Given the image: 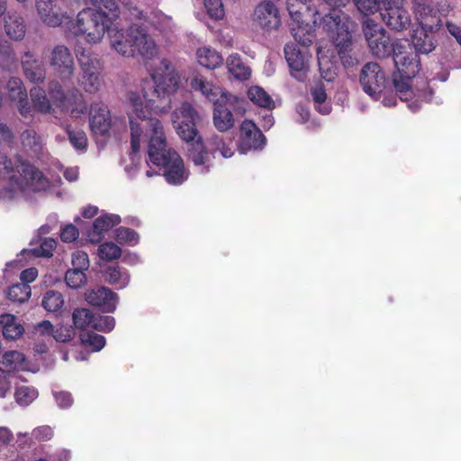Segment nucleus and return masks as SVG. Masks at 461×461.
<instances>
[{"mask_svg": "<svg viewBox=\"0 0 461 461\" xmlns=\"http://www.w3.org/2000/svg\"><path fill=\"white\" fill-rule=\"evenodd\" d=\"M128 101L131 106L129 113L131 154L140 151L141 140L147 138L149 161L164 168V176L169 184L181 185L188 178L189 173L181 157L167 147L160 121L151 117V112L157 113L159 106L155 105L154 99H147L132 92L129 94Z\"/></svg>", "mask_w": 461, "mask_h": 461, "instance_id": "obj_1", "label": "nucleus"}, {"mask_svg": "<svg viewBox=\"0 0 461 461\" xmlns=\"http://www.w3.org/2000/svg\"><path fill=\"white\" fill-rule=\"evenodd\" d=\"M116 15H106V12L85 8L80 11L71 30L76 36H81L89 44H98L108 32L113 49L123 57L140 55L151 59L158 54L154 40L140 26L133 24L122 32L113 28Z\"/></svg>", "mask_w": 461, "mask_h": 461, "instance_id": "obj_2", "label": "nucleus"}, {"mask_svg": "<svg viewBox=\"0 0 461 461\" xmlns=\"http://www.w3.org/2000/svg\"><path fill=\"white\" fill-rule=\"evenodd\" d=\"M47 185L41 172L33 165L20 159L12 161L0 155V200L8 202L25 192H38Z\"/></svg>", "mask_w": 461, "mask_h": 461, "instance_id": "obj_3", "label": "nucleus"}, {"mask_svg": "<svg viewBox=\"0 0 461 461\" xmlns=\"http://www.w3.org/2000/svg\"><path fill=\"white\" fill-rule=\"evenodd\" d=\"M190 86L193 90L201 92L204 97L213 103V124L220 131H226L234 125L230 109L239 111L240 113L245 112L243 99L212 85L201 75H196L191 79Z\"/></svg>", "mask_w": 461, "mask_h": 461, "instance_id": "obj_4", "label": "nucleus"}, {"mask_svg": "<svg viewBox=\"0 0 461 461\" xmlns=\"http://www.w3.org/2000/svg\"><path fill=\"white\" fill-rule=\"evenodd\" d=\"M199 120V113L189 103H183L172 114L176 133L190 145L189 158L198 167L200 173L205 174L210 169V157L196 129Z\"/></svg>", "mask_w": 461, "mask_h": 461, "instance_id": "obj_5", "label": "nucleus"}, {"mask_svg": "<svg viewBox=\"0 0 461 461\" xmlns=\"http://www.w3.org/2000/svg\"><path fill=\"white\" fill-rule=\"evenodd\" d=\"M352 25V20L346 14H330L323 18V28L331 38L344 64H346L347 61L343 54L352 44V34L350 31Z\"/></svg>", "mask_w": 461, "mask_h": 461, "instance_id": "obj_6", "label": "nucleus"}, {"mask_svg": "<svg viewBox=\"0 0 461 461\" xmlns=\"http://www.w3.org/2000/svg\"><path fill=\"white\" fill-rule=\"evenodd\" d=\"M311 0H286L287 11L292 20L296 23V27H292V34L294 40L307 46L312 43V35L303 28V13L308 10V3ZM330 7L336 9L345 7L350 0H322Z\"/></svg>", "mask_w": 461, "mask_h": 461, "instance_id": "obj_7", "label": "nucleus"}, {"mask_svg": "<svg viewBox=\"0 0 461 461\" xmlns=\"http://www.w3.org/2000/svg\"><path fill=\"white\" fill-rule=\"evenodd\" d=\"M149 72L154 83V93L158 98H167L178 88L179 76L168 59H162Z\"/></svg>", "mask_w": 461, "mask_h": 461, "instance_id": "obj_8", "label": "nucleus"}, {"mask_svg": "<svg viewBox=\"0 0 461 461\" xmlns=\"http://www.w3.org/2000/svg\"><path fill=\"white\" fill-rule=\"evenodd\" d=\"M365 39L371 53L377 58H386L393 53L395 42H391L386 31L370 18L363 21L362 26Z\"/></svg>", "mask_w": 461, "mask_h": 461, "instance_id": "obj_9", "label": "nucleus"}, {"mask_svg": "<svg viewBox=\"0 0 461 461\" xmlns=\"http://www.w3.org/2000/svg\"><path fill=\"white\" fill-rule=\"evenodd\" d=\"M393 58L397 69L394 74L399 75V77L411 79L420 71L418 55L412 51L408 40L395 41Z\"/></svg>", "mask_w": 461, "mask_h": 461, "instance_id": "obj_10", "label": "nucleus"}, {"mask_svg": "<svg viewBox=\"0 0 461 461\" xmlns=\"http://www.w3.org/2000/svg\"><path fill=\"white\" fill-rule=\"evenodd\" d=\"M25 367V357L17 350L6 351L0 360V397H5L11 389L14 373Z\"/></svg>", "mask_w": 461, "mask_h": 461, "instance_id": "obj_11", "label": "nucleus"}, {"mask_svg": "<svg viewBox=\"0 0 461 461\" xmlns=\"http://www.w3.org/2000/svg\"><path fill=\"white\" fill-rule=\"evenodd\" d=\"M252 21L256 26L264 32L276 31L281 26L279 9L271 0H264L256 6Z\"/></svg>", "mask_w": 461, "mask_h": 461, "instance_id": "obj_12", "label": "nucleus"}, {"mask_svg": "<svg viewBox=\"0 0 461 461\" xmlns=\"http://www.w3.org/2000/svg\"><path fill=\"white\" fill-rule=\"evenodd\" d=\"M393 80L396 94L400 99L408 103V107L412 112H417L420 107L421 102H429L432 97V91L429 88H423L414 94L410 86V80L399 77V75L393 74Z\"/></svg>", "mask_w": 461, "mask_h": 461, "instance_id": "obj_13", "label": "nucleus"}, {"mask_svg": "<svg viewBox=\"0 0 461 461\" xmlns=\"http://www.w3.org/2000/svg\"><path fill=\"white\" fill-rule=\"evenodd\" d=\"M383 5L382 19L391 30L402 32L410 26L411 17L403 8V0H383Z\"/></svg>", "mask_w": 461, "mask_h": 461, "instance_id": "obj_14", "label": "nucleus"}, {"mask_svg": "<svg viewBox=\"0 0 461 461\" xmlns=\"http://www.w3.org/2000/svg\"><path fill=\"white\" fill-rule=\"evenodd\" d=\"M385 82L384 73L375 62L366 63L360 74V83L364 91L374 99L382 93Z\"/></svg>", "mask_w": 461, "mask_h": 461, "instance_id": "obj_15", "label": "nucleus"}, {"mask_svg": "<svg viewBox=\"0 0 461 461\" xmlns=\"http://www.w3.org/2000/svg\"><path fill=\"white\" fill-rule=\"evenodd\" d=\"M50 65L59 74L61 80L70 79L75 71L73 56L65 45H56L50 51Z\"/></svg>", "mask_w": 461, "mask_h": 461, "instance_id": "obj_16", "label": "nucleus"}, {"mask_svg": "<svg viewBox=\"0 0 461 461\" xmlns=\"http://www.w3.org/2000/svg\"><path fill=\"white\" fill-rule=\"evenodd\" d=\"M414 13L420 27L424 31L433 32L441 24L439 11L430 0H415Z\"/></svg>", "mask_w": 461, "mask_h": 461, "instance_id": "obj_17", "label": "nucleus"}, {"mask_svg": "<svg viewBox=\"0 0 461 461\" xmlns=\"http://www.w3.org/2000/svg\"><path fill=\"white\" fill-rule=\"evenodd\" d=\"M89 125L95 135H106L112 126V118L107 105L101 102L93 103L89 111Z\"/></svg>", "mask_w": 461, "mask_h": 461, "instance_id": "obj_18", "label": "nucleus"}, {"mask_svg": "<svg viewBox=\"0 0 461 461\" xmlns=\"http://www.w3.org/2000/svg\"><path fill=\"white\" fill-rule=\"evenodd\" d=\"M240 149L242 152L259 149L265 146L266 137L252 121L245 120L240 125Z\"/></svg>", "mask_w": 461, "mask_h": 461, "instance_id": "obj_19", "label": "nucleus"}, {"mask_svg": "<svg viewBox=\"0 0 461 461\" xmlns=\"http://www.w3.org/2000/svg\"><path fill=\"white\" fill-rule=\"evenodd\" d=\"M86 302L99 307L103 312H113L116 309L117 296L109 288L98 286L85 294Z\"/></svg>", "mask_w": 461, "mask_h": 461, "instance_id": "obj_20", "label": "nucleus"}, {"mask_svg": "<svg viewBox=\"0 0 461 461\" xmlns=\"http://www.w3.org/2000/svg\"><path fill=\"white\" fill-rule=\"evenodd\" d=\"M284 51L292 76L298 80H303L306 77L307 64L299 47L294 43L286 44Z\"/></svg>", "mask_w": 461, "mask_h": 461, "instance_id": "obj_21", "label": "nucleus"}, {"mask_svg": "<svg viewBox=\"0 0 461 461\" xmlns=\"http://www.w3.org/2000/svg\"><path fill=\"white\" fill-rule=\"evenodd\" d=\"M36 10L41 21L48 26L57 27L64 21L65 14L54 0H36Z\"/></svg>", "mask_w": 461, "mask_h": 461, "instance_id": "obj_22", "label": "nucleus"}, {"mask_svg": "<svg viewBox=\"0 0 461 461\" xmlns=\"http://www.w3.org/2000/svg\"><path fill=\"white\" fill-rule=\"evenodd\" d=\"M121 222V217L118 214L104 213L100 215L93 223L92 230H89L87 237L92 243L99 242L105 232Z\"/></svg>", "mask_w": 461, "mask_h": 461, "instance_id": "obj_23", "label": "nucleus"}, {"mask_svg": "<svg viewBox=\"0 0 461 461\" xmlns=\"http://www.w3.org/2000/svg\"><path fill=\"white\" fill-rule=\"evenodd\" d=\"M22 67L26 78L32 83H41L46 77L43 63L31 52H25L22 57Z\"/></svg>", "mask_w": 461, "mask_h": 461, "instance_id": "obj_24", "label": "nucleus"}, {"mask_svg": "<svg viewBox=\"0 0 461 461\" xmlns=\"http://www.w3.org/2000/svg\"><path fill=\"white\" fill-rule=\"evenodd\" d=\"M0 325L3 336L7 340H16L24 333V328L16 316L13 314L0 315Z\"/></svg>", "mask_w": 461, "mask_h": 461, "instance_id": "obj_25", "label": "nucleus"}, {"mask_svg": "<svg viewBox=\"0 0 461 461\" xmlns=\"http://www.w3.org/2000/svg\"><path fill=\"white\" fill-rule=\"evenodd\" d=\"M77 58L80 66V75L102 74L103 65L96 55L86 50H77Z\"/></svg>", "mask_w": 461, "mask_h": 461, "instance_id": "obj_26", "label": "nucleus"}, {"mask_svg": "<svg viewBox=\"0 0 461 461\" xmlns=\"http://www.w3.org/2000/svg\"><path fill=\"white\" fill-rule=\"evenodd\" d=\"M5 31L7 36L13 40H23L26 32V26L23 19L17 14H9L5 19Z\"/></svg>", "mask_w": 461, "mask_h": 461, "instance_id": "obj_27", "label": "nucleus"}, {"mask_svg": "<svg viewBox=\"0 0 461 461\" xmlns=\"http://www.w3.org/2000/svg\"><path fill=\"white\" fill-rule=\"evenodd\" d=\"M227 68L230 74L239 80H247L250 77L251 70L238 54H232L227 59Z\"/></svg>", "mask_w": 461, "mask_h": 461, "instance_id": "obj_28", "label": "nucleus"}, {"mask_svg": "<svg viewBox=\"0 0 461 461\" xmlns=\"http://www.w3.org/2000/svg\"><path fill=\"white\" fill-rule=\"evenodd\" d=\"M196 58L201 66L210 69H213L222 63L221 56L216 50L209 47L198 49Z\"/></svg>", "mask_w": 461, "mask_h": 461, "instance_id": "obj_29", "label": "nucleus"}, {"mask_svg": "<svg viewBox=\"0 0 461 461\" xmlns=\"http://www.w3.org/2000/svg\"><path fill=\"white\" fill-rule=\"evenodd\" d=\"M429 31L416 30L412 35L411 48L413 47L416 52L429 53L435 49L431 36L428 34Z\"/></svg>", "mask_w": 461, "mask_h": 461, "instance_id": "obj_30", "label": "nucleus"}, {"mask_svg": "<svg viewBox=\"0 0 461 461\" xmlns=\"http://www.w3.org/2000/svg\"><path fill=\"white\" fill-rule=\"evenodd\" d=\"M248 97L256 105L272 110L275 103L272 97L260 86H254L248 90Z\"/></svg>", "mask_w": 461, "mask_h": 461, "instance_id": "obj_31", "label": "nucleus"}, {"mask_svg": "<svg viewBox=\"0 0 461 461\" xmlns=\"http://www.w3.org/2000/svg\"><path fill=\"white\" fill-rule=\"evenodd\" d=\"M30 95L36 111L41 113H50L53 111L52 105L43 88L33 87L30 90Z\"/></svg>", "mask_w": 461, "mask_h": 461, "instance_id": "obj_32", "label": "nucleus"}, {"mask_svg": "<svg viewBox=\"0 0 461 461\" xmlns=\"http://www.w3.org/2000/svg\"><path fill=\"white\" fill-rule=\"evenodd\" d=\"M79 86L88 94L99 92L104 85L102 74L80 75L78 78Z\"/></svg>", "mask_w": 461, "mask_h": 461, "instance_id": "obj_33", "label": "nucleus"}, {"mask_svg": "<svg viewBox=\"0 0 461 461\" xmlns=\"http://www.w3.org/2000/svg\"><path fill=\"white\" fill-rule=\"evenodd\" d=\"M31 294V286L27 284L13 285L6 292V296L10 301L20 303L28 301Z\"/></svg>", "mask_w": 461, "mask_h": 461, "instance_id": "obj_34", "label": "nucleus"}, {"mask_svg": "<svg viewBox=\"0 0 461 461\" xmlns=\"http://www.w3.org/2000/svg\"><path fill=\"white\" fill-rule=\"evenodd\" d=\"M73 323L78 330H85L86 328H93L95 316L93 313L85 308L75 309L72 313Z\"/></svg>", "mask_w": 461, "mask_h": 461, "instance_id": "obj_35", "label": "nucleus"}, {"mask_svg": "<svg viewBox=\"0 0 461 461\" xmlns=\"http://www.w3.org/2000/svg\"><path fill=\"white\" fill-rule=\"evenodd\" d=\"M315 109L321 114H329L331 111V106L327 103V94L322 86H316L311 91Z\"/></svg>", "mask_w": 461, "mask_h": 461, "instance_id": "obj_36", "label": "nucleus"}, {"mask_svg": "<svg viewBox=\"0 0 461 461\" xmlns=\"http://www.w3.org/2000/svg\"><path fill=\"white\" fill-rule=\"evenodd\" d=\"M23 147L32 152L37 153L41 148V138L32 129H27L21 134Z\"/></svg>", "mask_w": 461, "mask_h": 461, "instance_id": "obj_37", "label": "nucleus"}, {"mask_svg": "<svg viewBox=\"0 0 461 461\" xmlns=\"http://www.w3.org/2000/svg\"><path fill=\"white\" fill-rule=\"evenodd\" d=\"M6 90L9 99L14 102L24 100L28 95L23 82L19 77H11L6 84Z\"/></svg>", "mask_w": 461, "mask_h": 461, "instance_id": "obj_38", "label": "nucleus"}, {"mask_svg": "<svg viewBox=\"0 0 461 461\" xmlns=\"http://www.w3.org/2000/svg\"><path fill=\"white\" fill-rule=\"evenodd\" d=\"M107 282L117 288L125 287L130 281V276L127 271L121 269L118 267H110L107 269Z\"/></svg>", "mask_w": 461, "mask_h": 461, "instance_id": "obj_39", "label": "nucleus"}, {"mask_svg": "<svg viewBox=\"0 0 461 461\" xmlns=\"http://www.w3.org/2000/svg\"><path fill=\"white\" fill-rule=\"evenodd\" d=\"M64 304V299L62 294L58 291H48L41 302L43 308L50 312H56L61 309Z\"/></svg>", "mask_w": 461, "mask_h": 461, "instance_id": "obj_40", "label": "nucleus"}, {"mask_svg": "<svg viewBox=\"0 0 461 461\" xmlns=\"http://www.w3.org/2000/svg\"><path fill=\"white\" fill-rule=\"evenodd\" d=\"M69 104L72 106L70 115L74 118H80L85 115L87 111V104L84 95L75 89L72 92V99L68 100Z\"/></svg>", "mask_w": 461, "mask_h": 461, "instance_id": "obj_41", "label": "nucleus"}, {"mask_svg": "<svg viewBox=\"0 0 461 461\" xmlns=\"http://www.w3.org/2000/svg\"><path fill=\"white\" fill-rule=\"evenodd\" d=\"M98 257L104 261L118 259L122 255V249L113 242H104L97 249Z\"/></svg>", "mask_w": 461, "mask_h": 461, "instance_id": "obj_42", "label": "nucleus"}, {"mask_svg": "<svg viewBox=\"0 0 461 461\" xmlns=\"http://www.w3.org/2000/svg\"><path fill=\"white\" fill-rule=\"evenodd\" d=\"M115 238L121 244L135 246L140 241L139 234L132 229L120 227L115 230Z\"/></svg>", "mask_w": 461, "mask_h": 461, "instance_id": "obj_43", "label": "nucleus"}, {"mask_svg": "<svg viewBox=\"0 0 461 461\" xmlns=\"http://www.w3.org/2000/svg\"><path fill=\"white\" fill-rule=\"evenodd\" d=\"M65 281L68 287L78 289L86 285V276L84 270L68 269L65 275Z\"/></svg>", "mask_w": 461, "mask_h": 461, "instance_id": "obj_44", "label": "nucleus"}, {"mask_svg": "<svg viewBox=\"0 0 461 461\" xmlns=\"http://www.w3.org/2000/svg\"><path fill=\"white\" fill-rule=\"evenodd\" d=\"M48 92L53 102L59 107H66L67 96L63 87L57 80H52L49 83Z\"/></svg>", "mask_w": 461, "mask_h": 461, "instance_id": "obj_45", "label": "nucleus"}, {"mask_svg": "<svg viewBox=\"0 0 461 461\" xmlns=\"http://www.w3.org/2000/svg\"><path fill=\"white\" fill-rule=\"evenodd\" d=\"M80 339L85 346L92 348L93 351H100L105 346V338L93 332L81 334Z\"/></svg>", "mask_w": 461, "mask_h": 461, "instance_id": "obj_46", "label": "nucleus"}, {"mask_svg": "<svg viewBox=\"0 0 461 461\" xmlns=\"http://www.w3.org/2000/svg\"><path fill=\"white\" fill-rule=\"evenodd\" d=\"M14 395L16 402L19 404L27 406L36 399L38 392L34 388L29 386H21L16 389Z\"/></svg>", "mask_w": 461, "mask_h": 461, "instance_id": "obj_47", "label": "nucleus"}, {"mask_svg": "<svg viewBox=\"0 0 461 461\" xmlns=\"http://www.w3.org/2000/svg\"><path fill=\"white\" fill-rule=\"evenodd\" d=\"M56 248V240L51 238L43 239L37 248H32L31 250L36 257L50 258L53 255Z\"/></svg>", "mask_w": 461, "mask_h": 461, "instance_id": "obj_48", "label": "nucleus"}, {"mask_svg": "<svg viewBox=\"0 0 461 461\" xmlns=\"http://www.w3.org/2000/svg\"><path fill=\"white\" fill-rule=\"evenodd\" d=\"M357 10L367 16L375 14L380 9L383 0H353Z\"/></svg>", "mask_w": 461, "mask_h": 461, "instance_id": "obj_49", "label": "nucleus"}, {"mask_svg": "<svg viewBox=\"0 0 461 461\" xmlns=\"http://www.w3.org/2000/svg\"><path fill=\"white\" fill-rule=\"evenodd\" d=\"M91 3L94 6L93 9L104 11L108 16L115 14L116 20L119 18L120 11L114 0H91Z\"/></svg>", "mask_w": 461, "mask_h": 461, "instance_id": "obj_50", "label": "nucleus"}, {"mask_svg": "<svg viewBox=\"0 0 461 461\" xmlns=\"http://www.w3.org/2000/svg\"><path fill=\"white\" fill-rule=\"evenodd\" d=\"M320 53L321 51L318 50L317 55L321 76L326 81L330 82L335 78V70L330 61L326 58L321 57Z\"/></svg>", "mask_w": 461, "mask_h": 461, "instance_id": "obj_51", "label": "nucleus"}, {"mask_svg": "<svg viewBox=\"0 0 461 461\" xmlns=\"http://www.w3.org/2000/svg\"><path fill=\"white\" fill-rule=\"evenodd\" d=\"M204 6L212 18L215 20L223 18L225 13L221 0H204Z\"/></svg>", "mask_w": 461, "mask_h": 461, "instance_id": "obj_52", "label": "nucleus"}, {"mask_svg": "<svg viewBox=\"0 0 461 461\" xmlns=\"http://www.w3.org/2000/svg\"><path fill=\"white\" fill-rule=\"evenodd\" d=\"M15 54L12 49L10 42L5 41L0 42V63L8 67L14 63Z\"/></svg>", "mask_w": 461, "mask_h": 461, "instance_id": "obj_53", "label": "nucleus"}, {"mask_svg": "<svg viewBox=\"0 0 461 461\" xmlns=\"http://www.w3.org/2000/svg\"><path fill=\"white\" fill-rule=\"evenodd\" d=\"M212 142L215 150L219 151L223 158H229L234 154L233 143L231 140H230L229 143H226L221 138L215 136L212 139Z\"/></svg>", "mask_w": 461, "mask_h": 461, "instance_id": "obj_54", "label": "nucleus"}, {"mask_svg": "<svg viewBox=\"0 0 461 461\" xmlns=\"http://www.w3.org/2000/svg\"><path fill=\"white\" fill-rule=\"evenodd\" d=\"M70 143L78 150H86L87 146V138L82 131H68Z\"/></svg>", "mask_w": 461, "mask_h": 461, "instance_id": "obj_55", "label": "nucleus"}, {"mask_svg": "<svg viewBox=\"0 0 461 461\" xmlns=\"http://www.w3.org/2000/svg\"><path fill=\"white\" fill-rule=\"evenodd\" d=\"M115 326V320L112 316L95 317L93 329L104 332H110Z\"/></svg>", "mask_w": 461, "mask_h": 461, "instance_id": "obj_56", "label": "nucleus"}, {"mask_svg": "<svg viewBox=\"0 0 461 461\" xmlns=\"http://www.w3.org/2000/svg\"><path fill=\"white\" fill-rule=\"evenodd\" d=\"M52 337L59 342H68L75 337V330L72 327L59 326L54 330Z\"/></svg>", "mask_w": 461, "mask_h": 461, "instance_id": "obj_57", "label": "nucleus"}, {"mask_svg": "<svg viewBox=\"0 0 461 461\" xmlns=\"http://www.w3.org/2000/svg\"><path fill=\"white\" fill-rule=\"evenodd\" d=\"M72 269L87 270L89 267L88 255L84 251H76L72 255Z\"/></svg>", "mask_w": 461, "mask_h": 461, "instance_id": "obj_58", "label": "nucleus"}, {"mask_svg": "<svg viewBox=\"0 0 461 461\" xmlns=\"http://www.w3.org/2000/svg\"><path fill=\"white\" fill-rule=\"evenodd\" d=\"M79 232L73 224L66 225L61 232L60 239L65 242H72L78 238Z\"/></svg>", "mask_w": 461, "mask_h": 461, "instance_id": "obj_59", "label": "nucleus"}, {"mask_svg": "<svg viewBox=\"0 0 461 461\" xmlns=\"http://www.w3.org/2000/svg\"><path fill=\"white\" fill-rule=\"evenodd\" d=\"M52 436L53 431L50 426H41L32 430V437L39 441L49 440Z\"/></svg>", "mask_w": 461, "mask_h": 461, "instance_id": "obj_60", "label": "nucleus"}, {"mask_svg": "<svg viewBox=\"0 0 461 461\" xmlns=\"http://www.w3.org/2000/svg\"><path fill=\"white\" fill-rule=\"evenodd\" d=\"M54 397L57 402V404L60 408H68L70 407L73 403V398L70 393L68 392H59L54 393Z\"/></svg>", "mask_w": 461, "mask_h": 461, "instance_id": "obj_61", "label": "nucleus"}, {"mask_svg": "<svg viewBox=\"0 0 461 461\" xmlns=\"http://www.w3.org/2000/svg\"><path fill=\"white\" fill-rule=\"evenodd\" d=\"M14 140L12 129L5 123H0V144H11Z\"/></svg>", "mask_w": 461, "mask_h": 461, "instance_id": "obj_62", "label": "nucleus"}, {"mask_svg": "<svg viewBox=\"0 0 461 461\" xmlns=\"http://www.w3.org/2000/svg\"><path fill=\"white\" fill-rule=\"evenodd\" d=\"M16 103L18 111L23 118L26 119L32 117V110L28 102V95L24 98V100L20 99L16 101Z\"/></svg>", "mask_w": 461, "mask_h": 461, "instance_id": "obj_63", "label": "nucleus"}, {"mask_svg": "<svg viewBox=\"0 0 461 461\" xmlns=\"http://www.w3.org/2000/svg\"><path fill=\"white\" fill-rule=\"evenodd\" d=\"M54 327L49 321H42L35 327V331L41 336H52L54 332Z\"/></svg>", "mask_w": 461, "mask_h": 461, "instance_id": "obj_64", "label": "nucleus"}]
</instances>
